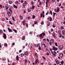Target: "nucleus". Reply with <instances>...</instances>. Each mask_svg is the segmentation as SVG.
<instances>
[{
    "mask_svg": "<svg viewBox=\"0 0 65 65\" xmlns=\"http://www.w3.org/2000/svg\"><path fill=\"white\" fill-rule=\"evenodd\" d=\"M26 4H27V2H26V1H25L24 2V3H23V6L24 8H25V6L26 5Z\"/></svg>",
    "mask_w": 65,
    "mask_h": 65,
    "instance_id": "obj_1",
    "label": "nucleus"
},
{
    "mask_svg": "<svg viewBox=\"0 0 65 65\" xmlns=\"http://www.w3.org/2000/svg\"><path fill=\"white\" fill-rule=\"evenodd\" d=\"M3 37L4 39H6V35L4 33L3 34Z\"/></svg>",
    "mask_w": 65,
    "mask_h": 65,
    "instance_id": "obj_2",
    "label": "nucleus"
},
{
    "mask_svg": "<svg viewBox=\"0 0 65 65\" xmlns=\"http://www.w3.org/2000/svg\"><path fill=\"white\" fill-rule=\"evenodd\" d=\"M55 61L57 64H59L60 62H59V61L57 60H55Z\"/></svg>",
    "mask_w": 65,
    "mask_h": 65,
    "instance_id": "obj_3",
    "label": "nucleus"
},
{
    "mask_svg": "<svg viewBox=\"0 0 65 65\" xmlns=\"http://www.w3.org/2000/svg\"><path fill=\"white\" fill-rule=\"evenodd\" d=\"M5 7L6 9H8V4H6V5H5Z\"/></svg>",
    "mask_w": 65,
    "mask_h": 65,
    "instance_id": "obj_4",
    "label": "nucleus"
},
{
    "mask_svg": "<svg viewBox=\"0 0 65 65\" xmlns=\"http://www.w3.org/2000/svg\"><path fill=\"white\" fill-rule=\"evenodd\" d=\"M63 46L61 45L60 46V50H63Z\"/></svg>",
    "mask_w": 65,
    "mask_h": 65,
    "instance_id": "obj_5",
    "label": "nucleus"
},
{
    "mask_svg": "<svg viewBox=\"0 0 65 65\" xmlns=\"http://www.w3.org/2000/svg\"><path fill=\"white\" fill-rule=\"evenodd\" d=\"M52 36L54 37H55V33L53 32L52 33Z\"/></svg>",
    "mask_w": 65,
    "mask_h": 65,
    "instance_id": "obj_6",
    "label": "nucleus"
},
{
    "mask_svg": "<svg viewBox=\"0 0 65 65\" xmlns=\"http://www.w3.org/2000/svg\"><path fill=\"white\" fill-rule=\"evenodd\" d=\"M8 29L9 32H12V30L9 28H8Z\"/></svg>",
    "mask_w": 65,
    "mask_h": 65,
    "instance_id": "obj_7",
    "label": "nucleus"
},
{
    "mask_svg": "<svg viewBox=\"0 0 65 65\" xmlns=\"http://www.w3.org/2000/svg\"><path fill=\"white\" fill-rule=\"evenodd\" d=\"M8 14L9 17H10V16H11V13H10V12H9L8 13Z\"/></svg>",
    "mask_w": 65,
    "mask_h": 65,
    "instance_id": "obj_8",
    "label": "nucleus"
},
{
    "mask_svg": "<svg viewBox=\"0 0 65 65\" xmlns=\"http://www.w3.org/2000/svg\"><path fill=\"white\" fill-rule=\"evenodd\" d=\"M31 9H32L31 8L28 9V12H30L31 11Z\"/></svg>",
    "mask_w": 65,
    "mask_h": 65,
    "instance_id": "obj_9",
    "label": "nucleus"
},
{
    "mask_svg": "<svg viewBox=\"0 0 65 65\" xmlns=\"http://www.w3.org/2000/svg\"><path fill=\"white\" fill-rule=\"evenodd\" d=\"M40 37L41 38H43V37L42 36V34H41V35H40Z\"/></svg>",
    "mask_w": 65,
    "mask_h": 65,
    "instance_id": "obj_10",
    "label": "nucleus"
},
{
    "mask_svg": "<svg viewBox=\"0 0 65 65\" xmlns=\"http://www.w3.org/2000/svg\"><path fill=\"white\" fill-rule=\"evenodd\" d=\"M16 59L17 61H19V56H18V55H17L16 56Z\"/></svg>",
    "mask_w": 65,
    "mask_h": 65,
    "instance_id": "obj_11",
    "label": "nucleus"
},
{
    "mask_svg": "<svg viewBox=\"0 0 65 65\" xmlns=\"http://www.w3.org/2000/svg\"><path fill=\"white\" fill-rule=\"evenodd\" d=\"M57 12H59L60 11V8L59 7H57Z\"/></svg>",
    "mask_w": 65,
    "mask_h": 65,
    "instance_id": "obj_12",
    "label": "nucleus"
},
{
    "mask_svg": "<svg viewBox=\"0 0 65 65\" xmlns=\"http://www.w3.org/2000/svg\"><path fill=\"white\" fill-rule=\"evenodd\" d=\"M62 32L63 33V35H65V30H63L62 31Z\"/></svg>",
    "mask_w": 65,
    "mask_h": 65,
    "instance_id": "obj_13",
    "label": "nucleus"
},
{
    "mask_svg": "<svg viewBox=\"0 0 65 65\" xmlns=\"http://www.w3.org/2000/svg\"><path fill=\"white\" fill-rule=\"evenodd\" d=\"M13 7L14 8H16V9H17L18 8V7L17 6H15V5H13Z\"/></svg>",
    "mask_w": 65,
    "mask_h": 65,
    "instance_id": "obj_14",
    "label": "nucleus"
},
{
    "mask_svg": "<svg viewBox=\"0 0 65 65\" xmlns=\"http://www.w3.org/2000/svg\"><path fill=\"white\" fill-rule=\"evenodd\" d=\"M63 55L62 54H59V56L61 58H62V57H63Z\"/></svg>",
    "mask_w": 65,
    "mask_h": 65,
    "instance_id": "obj_15",
    "label": "nucleus"
},
{
    "mask_svg": "<svg viewBox=\"0 0 65 65\" xmlns=\"http://www.w3.org/2000/svg\"><path fill=\"white\" fill-rule=\"evenodd\" d=\"M49 17L50 18V22H51V21H52V18L51 17Z\"/></svg>",
    "mask_w": 65,
    "mask_h": 65,
    "instance_id": "obj_16",
    "label": "nucleus"
},
{
    "mask_svg": "<svg viewBox=\"0 0 65 65\" xmlns=\"http://www.w3.org/2000/svg\"><path fill=\"white\" fill-rule=\"evenodd\" d=\"M25 55H28V52H26L25 53Z\"/></svg>",
    "mask_w": 65,
    "mask_h": 65,
    "instance_id": "obj_17",
    "label": "nucleus"
},
{
    "mask_svg": "<svg viewBox=\"0 0 65 65\" xmlns=\"http://www.w3.org/2000/svg\"><path fill=\"white\" fill-rule=\"evenodd\" d=\"M4 46L6 47L7 46V44L6 43H5Z\"/></svg>",
    "mask_w": 65,
    "mask_h": 65,
    "instance_id": "obj_18",
    "label": "nucleus"
},
{
    "mask_svg": "<svg viewBox=\"0 0 65 65\" xmlns=\"http://www.w3.org/2000/svg\"><path fill=\"white\" fill-rule=\"evenodd\" d=\"M41 17H44V15H43V13H42L41 14Z\"/></svg>",
    "mask_w": 65,
    "mask_h": 65,
    "instance_id": "obj_19",
    "label": "nucleus"
},
{
    "mask_svg": "<svg viewBox=\"0 0 65 65\" xmlns=\"http://www.w3.org/2000/svg\"><path fill=\"white\" fill-rule=\"evenodd\" d=\"M9 3L10 4H12V1H9Z\"/></svg>",
    "mask_w": 65,
    "mask_h": 65,
    "instance_id": "obj_20",
    "label": "nucleus"
},
{
    "mask_svg": "<svg viewBox=\"0 0 65 65\" xmlns=\"http://www.w3.org/2000/svg\"><path fill=\"white\" fill-rule=\"evenodd\" d=\"M55 47H53V50H54V51H55Z\"/></svg>",
    "mask_w": 65,
    "mask_h": 65,
    "instance_id": "obj_21",
    "label": "nucleus"
},
{
    "mask_svg": "<svg viewBox=\"0 0 65 65\" xmlns=\"http://www.w3.org/2000/svg\"><path fill=\"white\" fill-rule=\"evenodd\" d=\"M25 36H23L22 38V39L23 40H25Z\"/></svg>",
    "mask_w": 65,
    "mask_h": 65,
    "instance_id": "obj_22",
    "label": "nucleus"
},
{
    "mask_svg": "<svg viewBox=\"0 0 65 65\" xmlns=\"http://www.w3.org/2000/svg\"><path fill=\"white\" fill-rule=\"evenodd\" d=\"M37 62H38V61H37V60H36L35 61V64H36L37 63Z\"/></svg>",
    "mask_w": 65,
    "mask_h": 65,
    "instance_id": "obj_23",
    "label": "nucleus"
},
{
    "mask_svg": "<svg viewBox=\"0 0 65 65\" xmlns=\"http://www.w3.org/2000/svg\"><path fill=\"white\" fill-rule=\"evenodd\" d=\"M35 24H36L37 23V21H35L34 22Z\"/></svg>",
    "mask_w": 65,
    "mask_h": 65,
    "instance_id": "obj_24",
    "label": "nucleus"
},
{
    "mask_svg": "<svg viewBox=\"0 0 65 65\" xmlns=\"http://www.w3.org/2000/svg\"><path fill=\"white\" fill-rule=\"evenodd\" d=\"M53 15H54V17H55V14H56V13H54V12H53Z\"/></svg>",
    "mask_w": 65,
    "mask_h": 65,
    "instance_id": "obj_25",
    "label": "nucleus"
},
{
    "mask_svg": "<svg viewBox=\"0 0 65 65\" xmlns=\"http://www.w3.org/2000/svg\"><path fill=\"white\" fill-rule=\"evenodd\" d=\"M43 24H44V22L43 21H42L41 23V24L42 25H43Z\"/></svg>",
    "mask_w": 65,
    "mask_h": 65,
    "instance_id": "obj_26",
    "label": "nucleus"
},
{
    "mask_svg": "<svg viewBox=\"0 0 65 65\" xmlns=\"http://www.w3.org/2000/svg\"><path fill=\"white\" fill-rule=\"evenodd\" d=\"M51 41H52V43H53L54 42V39H51Z\"/></svg>",
    "mask_w": 65,
    "mask_h": 65,
    "instance_id": "obj_27",
    "label": "nucleus"
},
{
    "mask_svg": "<svg viewBox=\"0 0 65 65\" xmlns=\"http://www.w3.org/2000/svg\"><path fill=\"white\" fill-rule=\"evenodd\" d=\"M9 22L10 24H11V25H13V24L12 23H11V22L10 21H9Z\"/></svg>",
    "mask_w": 65,
    "mask_h": 65,
    "instance_id": "obj_28",
    "label": "nucleus"
},
{
    "mask_svg": "<svg viewBox=\"0 0 65 65\" xmlns=\"http://www.w3.org/2000/svg\"><path fill=\"white\" fill-rule=\"evenodd\" d=\"M58 33L59 34H61V32H60V31L59 30L58 31Z\"/></svg>",
    "mask_w": 65,
    "mask_h": 65,
    "instance_id": "obj_29",
    "label": "nucleus"
},
{
    "mask_svg": "<svg viewBox=\"0 0 65 65\" xmlns=\"http://www.w3.org/2000/svg\"><path fill=\"white\" fill-rule=\"evenodd\" d=\"M62 37V35H61V34H60L59 35V38H61Z\"/></svg>",
    "mask_w": 65,
    "mask_h": 65,
    "instance_id": "obj_30",
    "label": "nucleus"
},
{
    "mask_svg": "<svg viewBox=\"0 0 65 65\" xmlns=\"http://www.w3.org/2000/svg\"><path fill=\"white\" fill-rule=\"evenodd\" d=\"M39 50H41V47H40V46H39Z\"/></svg>",
    "mask_w": 65,
    "mask_h": 65,
    "instance_id": "obj_31",
    "label": "nucleus"
},
{
    "mask_svg": "<svg viewBox=\"0 0 65 65\" xmlns=\"http://www.w3.org/2000/svg\"><path fill=\"white\" fill-rule=\"evenodd\" d=\"M55 44L56 46H58V44H57V42H56L55 43Z\"/></svg>",
    "mask_w": 65,
    "mask_h": 65,
    "instance_id": "obj_32",
    "label": "nucleus"
},
{
    "mask_svg": "<svg viewBox=\"0 0 65 65\" xmlns=\"http://www.w3.org/2000/svg\"><path fill=\"white\" fill-rule=\"evenodd\" d=\"M12 19L14 21H15V20H14V18L13 17H12Z\"/></svg>",
    "mask_w": 65,
    "mask_h": 65,
    "instance_id": "obj_33",
    "label": "nucleus"
},
{
    "mask_svg": "<svg viewBox=\"0 0 65 65\" xmlns=\"http://www.w3.org/2000/svg\"><path fill=\"white\" fill-rule=\"evenodd\" d=\"M30 19H31V18H30V17H27L28 20H30Z\"/></svg>",
    "mask_w": 65,
    "mask_h": 65,
    "instance_id": "obj_34",
    "label": "nucleus"
},
{
    "mask_svg": "<svg viewBox=\"0 0 65 65\" xmlns=\"http://www.w3.org/2000/svg\"><path fill=\"white\" fill-rule=\"evenodd\" d=\"M13 31H14L15 32V33H17V30H16L13 29Z\"/></svg>",
    "mask_w": 65,
    "mask_h": 65,
    "instance_id": "obj_35",
    "label": "nucleus"
},
{
    "mask_svg": "<svg viewBox=\"0 0 65 65\" xmlns=\"http://www.w3.org/2000/svg\"><path fill=\"white\" fill-rule=\"evenodd\" d=\"M43 59H44L45 60H46V59H45V57H44L43 56Z\"/></svg>",
    "mask_w": 65,
    "mask_h": 65,
    "instance_id": "obj_36",
    "label": "nucleus"
},
{
    "mask_svg": "<svg viewBox=\"0 0 65 65\" xmlns=\"http://www.w3.org/2000/svg\"><path fill=\"white\" fill-rule=\"evenodd\" d=\"M26 27L27 28H28V23H26Z\"/></svg>",
    "mask_w": 65,
    "mask_h": 65,
    "instance_id": "obj_37",
    "label": "nucleus"
},
{
    "mask_svg": "<svg viewBox=\"0 0 65 65\" xmlns=\"http://www.w3.org/2000/svg\"><path fill=\"white\" fill-rule=\"evenodd\" d=\"M50 13L51 15H52V11H50Z\"/></svg>",
    "mask_w": 65,
    "mask_h": 65,
    "instance_id": "obj_38",
    "label": "nucleus"
},
{
    "mask_svg": "<svg viewBox=\"0 0 65 65\" xmlns=\"http://www.w3.org/2000/svg\"><path fill=\"white\" fill-rule=\"evenodd\" d=\"M3 60L4 61H5L6 60V58H3Z\"/></svg>",
    "mask_w": 65,
    "mask_h": 65,
    "instance_id": "obj_39",
    "label": "nucleus"
},
{
    "mask_svg": "<svg viewBox=\"0 0 65 65\" xmlns=\"http://www.w3.org/2000/svg\"><path fill=\"white\" fill-rule=\"evenodd\" d=\"M64 63V62L63 61H62L61 62V64H63V63Z\"/></svg>",
    "mask_w": 65,
    "mask_h": 65,
    "instance_id": "obj_40",
    "label": "nucleus"
},
{
    "mask_svg": "<svg viewBox=\"0 0 65 65\" xmlns=\"http://www.w3.org/2000/svg\"><path fill=\"white\" fill-rule=\"evenodd\" d=\"M43 45L44 46V47H45L44 48H45V47H46V46H45V44H44L43 43Z\"/></svg>",
    "mask_w": 65,
    "mask_h": 65,
    "instance_id": "obj_41",
    "label": "nucleus"
},
{
    "mask_svg": "<svg viewBox=\"0 0 65 65\" xmlns=\"http://www.w3.org/2000/svg\"><path fill=\"white\" fill-rule=\"evenodd\" d=\"M12 65H15V63L14 62H12Z\"/></svg>",
    "mask_w": 65,
    "mask_h": 65,
    "instance_id": "obj_42",
    "label": "nucleus"
},
{
    "mask_svg": "<svg viewBox=\"0 0 65 65\" xmlns=\"http://www.w3.org/2000/svg\"><path fill=\"white\" fill-rule=\"evenodd\" d=\"M21 3H23V2H24V1H23V0H21Z\"/></svg>",
    "mask_w": 65,
    "mask_h": 65,
    "instance_id": "obj_43",
    "label": "nucleus"
},
{
    "mask_svg": "<svg viewBox=\"0 0 65 65\" xmlns=\"http://www.w3.org/2000/svg\"><path fill=\"white\" fill-rule=\"evenodd\" d=\"M9 10L11 12V13L12 12H11V11H12V10H11V9H9Z\"/></svg>",
    "mask_w": 65,
    "mask_h": 65,
    "instance_id": "obj_44",
    "label": "nucleus"
},
{
    "mask_svg": "<svg viewBox=\"0 0 65 65\" xmlns=\"http://www.w3.org/2000/svg\"><path fill=\"white\" fill-rule=\"evenodd\" d=\"M24 56V54H22L21 55V57H23Z\"/></svg>",
    "mask_w": 65,
    "mask_h": 65,
    "instance_id": "obj_45",
    "label": "nucleus"
},
{
    "mask_svg": "<svg viewBox=\"0 0 65 65\" xmlns=\"http://www.w3.org/2000/svg\"><path fill=\"white\" fill-rule=\"evenodd\" d=\"M21 18V20H23V17H20Z\"/></svg>",
    "mask_w": 65,
    "mask_h": 65,
    "instance_id": "obj_46",
    "label": "nucleus"
},
{
    "mask_svg": "<svg viewBox=\"0 0 65 65\" xmlns=\"http://www.w3.org/2000/svg\"><path fill=\"white\" fill-rule=\"evenodd\" d=\"M42 34L43 35V36H45V33H42Z\"/></svg>",
    "mask_w": 65,
    "mask_h": 65,
    "instance_id": "obj_47",
    "label": "nucleus"
},
{
    "mask_svg": "<svg viewBox=\"0 0 65 65\" xmlns=\"http://www.w3.org/2000/svg\"><path fill=\"white\" fill-rule=\"evenodd\" d=\"M0 32H1V33H2L3 32V31H2V30H1L0 31Z\"/></svg>",
    "mask_w": 65,
    "mask_h": 65,
    "instance_id": "obj_48",
    "label": "nucleus"
},
{
    "mask_svg": "<svg viewBox=\"0 0 65 65\" xmlns=\"http://www.w3.org/2000/svg\"><path fill=\"white\" fill-rule=\"evenodd\" d=\"M51 32H53V31H54V30L53 29H51Z\"/></svg>",
    "mask_w": 65,
    "mask_h": 65,
    "instance_id": "obj_49",
    "label": "nucleus"
},
{
    "mask_svg": "<svg viewBox=\"0 0 65 65\" xmlns=\"http://www.w3.org/2000/svg\"><path fill=\"white\" fill-rule=\"evenodd\" d=\"M48 14V12H47V13H46V15H47V14Z\"/></svg>",
    "mask_w": 65,
    "mask_h": 65,
    "instance_id": "obj_50",
    "label": "nucleus"
},
{
    "mask_svg": "<svg viewBox=\"0 0 65 65\" xmlns=\"http://www.w3.org/2000/svg\"><path fill=\"white\" fill-rule=\"evenodd\" d=\"M53 2H55V0H52Z\"/></svg>",
    "mask_w": 65,
    "mask_h": 65,
    "instance_id": "obj_51",
    "label": "nucleus"
},
{
    "mask_svg": "<svg viewBox=\"0 0 65 65\" xmlns=\"http://www.w3.org/2000/svg\"><path fill=\"white\" fill-rule=\"evenodd\" d=\"M25 20H24L23 21H22V23H25Z\"/></svg>",
    "mask_w": 65,
    "mask_h": 65,
    "instance_id": "obj_52",
    "label": "nucleus"
},
{
    "mask_svg": "<svg viewBox=\"0 0 65 65\" xmlns=\"http://www.w3.org/2000/svg\"><path fill=\"white\" fill-rule=\"evenodd\" d=\"M35 8V7L34 6H32V8L33 9H34V8Z\"/></svg>",
    "mask_w": 65,
    "mask_h": 65,
    "instance_id": "obj_53",
    "label": "nucleus"
},
{
    "mask_svg": "<svg viewBox=\"0 0 65 65\" xmlns=\"http://www.w3.org/2000/svg\"><path fill=\"white\" fill-rule=\"evenodd\" d=\"M34 46H35L36 47V46H37V44H35Z\"/></svg>",
    "mask_w": 65,
    "mask_h": 65,
    "instance_id": "obj_54",
    "label": "nucleus"
},
{
    "mask_svg": "<svg viewBox=\"0 0 65 65\" xmlns=\"http://www.w3.org/2000/svg\"><path fill=\"white\" fill-rule=\"evenodd\" d=\"M44 64V63L43 62H41V65H43Z\"/></svg>",
    "mask_w": 65,
    "mask_h": 65,
    "instance_id": "obj_55",
    "label": "nucleus"
},
{
    "mask_svg": "<svg viewBox=\"0 0 65 65\" xmlns=\"http://www.w3.org/2000/svg\"><path fill=\"white\" fill-rule=\"evenodd\" d=\"M52 27H53V28H55L56 26L55 25H53Z\"/></svg>",
    "mask_w": 65,
    "mask_h": 65,
    "instance_id": "obj_56",
    "label": "nucleus"
},
{
    "mask_svg": "<svg viewBox=\"0 0 65 65\" xmlns=\"http://www.w3.org/2000/svg\"><path fill=\"white\" fill-rule=\"evenodd\" d=\"M47 3H48V2H47V1H46V5H47L48 4Z\"/></svg>",
    "mask_w": 65,
    "mask_h": 65,
    "instance_id": "obj_57",
    "label": "nucleus"
},
{
    "mask_svg": "<svg viewBox=\"0 0 65 65\" xmlns=\"http://www.w3.org/2000/svg\"><path fill=\"white\" fill-rule=\"evenodd\" d=\"M25 63H27V59H26L25 60Z\"/></svg>",
    "mask_w": 65,
    "mask_h": 65,
    "instance_id": "obj_58",
    "label": "nucleus"
},
{
    "mask_svg": "<svg viewBox=\"0 0 65 65\" xmlns=\"http://www.w3.org/2000/svg\"><path fill=\"white\" fill-rule=\"evenodd\" d=\"M61 29H64V27L62 26H61Z\"/></svg>",
    "mask_w": 65,
    "mask_h": 65,
    "instance_id": "obj_59",
    "label": "nucleus"
},
{
    "mask_svg": "<svg viewBox=\"0 0 65 65\" xmlns=\"http://www.w3.org/2000/svg\"><path fill=\"white\" fill-rule=\"evenodd\" d=\"M37 47L39 46V44H37Z\"/></svg>",
    "mask_w": 65,
    "mask_h": 65,
    "instance_id": "obj_60",
    "label": "nucleus"
},
{
    "mask_svg": "<svg viewBox=\"0 0 65 65\" xmlns=\"http://www.w3.org/2000/svg\"><path fill=\"white\" fill-rule=\"evenodd\" d=\"M22 50H20L19 51V52L20 53H21V52H22Z\"/></svg>",
    "mask_w": 65,
    "mask_h": 65,
    "instance_id": "obj_61",
    "label": "nucleus"
},
{
    "mask_svg": "<svg viewBox=\"0 0 65 65\" xmlns=\"http://www.w3.org/2000/svg\"><path fill=\"white\" fill-rule=\"evenodd\" d=\"M16 3H18V4L19 3L18 1H16Z\"/></svg>",
    "mask_w": 65,
    "mask_h": 65,
    "instance_id": "obj_62",
    "label": "nucleus"
},
{
    "mask_svg": "<svg viewBox=\"0 0 65 65\" xmlns=\"http://www.w3.org/2000/svg\"><path fill=\"white\" fill-rule=\"evenodd\" d=\"M46 54H47V55H49V53H46Z\"/></svg>",
    "mask_w": 65,
    "mask_h": 65,
    "instance_id": "obj_63",
    "label": "nucleus"
},
{
    "mask_svg": "<svg viewBox=\"0 0 65 65\" xmlns=\"http://www.w3.org/2000/svg\"><path fill=\"white\" fill-rule=\"evenodd\" d=\"M63 24L64 25H65V21H64L63 22Z\"/></svg>",
    "mask_w": 65,
    "mask_h": 65,
    "instance_id": "obj_64",
    "label": "nucleus"
}]
</instances>
